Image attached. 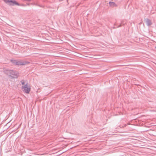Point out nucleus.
Listing matches in <instances>:
<instances>
[{
  "label": "nucleus",
  "mask_w": 156,
  "mask_h": 156,
  "mask_svg": "<svg viewBox=\"0 0 156 156\" xmlns=\"http://www.w3.org/2000/svg\"><path fill=\"white\" fill-rule=\"evenodd\" d=\"M121 25L120 24L119 26L118 27H121Z\"/></svg>",
  "instance_id": "9d476101"
},
{
  "label": "nucleus",
  "mask_w": 156,
  "mask_h": 156,
  "mask_svg": "<svg viewBox=\"0 0 156 156\" xmlns=\"http://www.w3.org/2000/svg\"><path fill=\"white\" fill-rule=\"evenodd\" d=\"M33 5H35L36 6H39V5L38 4H37V3H34L33 4Z\"/></svg>",
  "instance_id": "6e6552de"
},
{
  "label": "nucleus",
  "mask_w": 156,
  "mask_h": 156,
  "mask_svg": "<svg viewBox=\"0 0 156 156\" xmlns=\"http://www.w3.org/2000/svg\"><path fill=\"white\" fill-rule=\"evenodd\" d=\"M4 73L8 75L12 79L17 78L19 76V73L17 71L11 70L9 69H5L3 71Z\"/></svg>",
  "instance_id": "f257e3e1"
},
{
  "label": "nucleus",
  "mask_w": 156,
  "mask_h": 156,
  "mask_svg": "<svg viewBox=\"0 0 156 156\" xmlns=\"http://www.w3.org/2000/svg\"><path fill=\"white\" fill-rule=\"evenodd\" d=\"M22 89L25 93L27 94H29L30 90V88L27 87V84L24 86H22Z\"/></svg>",
  "instance_id": "7ed1b4c3"
},
{
  "label": "nucleus",
  "mask_w": 156,
  "mask_h": 156,
  "mask_svg": "<svg viewBox=\"0 0 156 156\" xmlns=\"http://www.w3.org/2000/svg\"><path fill=\"white\" fill-rule=\"evenodd\" d=\"M20 82L21 83V84L22 85H24L25 84V82L24 80H22Z\"/></svg>",
  "instance_id": "0eeeda50"
},
{
  "label": "nucleus",
  "mask_w": 156,
  "mask_h": 156,
  "mask_svg": "<svg viewBox=\"0 0 156 156\" xmlns=\"http://www.w3.org/2000/svg\"><path fill=\"white\" fill-rule=\"evenodd\" d=\"M9 5H12V4H11L10 3V4H9Z\"/></svg>",
  "instance_id": "9b49d317"
},
{
  "label": "nucleus",
  "mask_w": 156,
  "mask_h": 156,
  "mask_svg": "<svg viewBox=\"0 0 156 156\" xmlns=\"http://www.w3.org/2000/svg\"><path fill=\"white\" fill-rule=\"evenodd\" d=\"M10 61L13 65H24L30 63L28 62L24 61L18 60L11 59Z\"/></svg>",
  "instance_id": "f03ea898"
},
{
  "label": "nucleus",
  "mask_w": 156,
  "mask_h": 156,
  "mask_svg": "<svg viewBox=\"0 0 156 156\" xmlns=\"http://www.w3.org/2000/svg\"><path fill=\"white\" fill-rule=\"evenodd\" d=\"M39 6L40 7H42V8H44V6L41 5H39V6Z\"/></svg>",
  "instance_id": "1a4fd4ad"
},
{
  "label": "nucleus",
  "mask_w": 156,
  "mask_h": 156,
  "mask_svg": "<svg viewBox=\"0 0 156 156\" xmlns=\"http://www.w3.org/2000/svg\"><path fill=\"white\" fill-rule=\"evenodd\" d=\"M145 21L147 25L148 26H150L152 24L151 21L149 19H145Z\"/></svg>",
  "instance_id": "39448f33"
},
{
  "label": "nucleus",
  "mask_w": 156,
  "mask_h": 156,
  "mask_svg": "<svg viewBox=\"0 0 156 156\" xmlns=\"http://www.w3.org/2000/svg\"><path fill=\"white\" fill-rule=\"evenodd\" d=\"M4 1L6 4H7L9 2H11L16 5L20 6V4L17 2L16 1L12 0H3Z\"/></svg>",
  "instance_id": "20e7f679"
},
{
  "label": "nucleus",
  "mask_w": 156,
  "mask_h": 156,
  "mask_svg": "<svg viewBox=\"0 0 156 156\" xmlns=\"http://www.w3.org/2000/svg\"><path fill=\"white\" fill-rule=\"evenodd\" d=\"M109 5L110 6L113 7H117V5L113 2H109Z\"/></svg>",
  "instance_id": "423d86ee"
}]
</instances>
